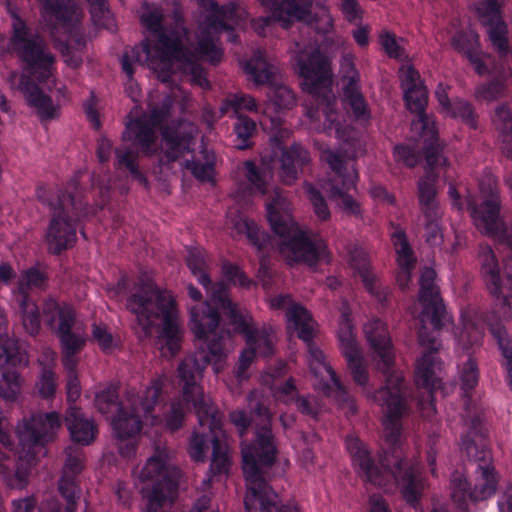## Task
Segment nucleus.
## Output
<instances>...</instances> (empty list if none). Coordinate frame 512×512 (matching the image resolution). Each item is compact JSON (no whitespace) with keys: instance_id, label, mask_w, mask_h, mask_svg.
<instances>
[{"instance_id":"nucleus-6","label":"nucleus","mask_w":512,"mask_h":512,"mask_svg":"<svg viewBox=\"0 0 512 512\" xmlns=\"http://www.w3.org/2000/svg\"><path fill=\"white\" fill-rule=\"evenodd\" d=\"M164 374L154 376L145 388L138 391L127 387L119 401L113 387H108L95 396V407L102 414L114 413L111 425L115 436L120 439H130L137 435L143 425L157 426L162 418L154 413L159 403L162 390L168 383Z\"/></svg>"},{"instance_id":"nucleus-44","label":"nucleus","mask_w":512,"mask_h":512,"mask_svg":"<svg viewBox=\"0 0 512 512\" xmlns=\"http://www.w3.org/2000/svg\"><path fill=\"white\" fill-rule=\"evenodd\" d=\"M20 390L18 374L15 371L4 370L0 379V398L6 403L16 402Z\"/></svg>"},{"instance_id":"nucleus-8","label":"nucleus","mask_w":512,"mask_h":512,"mask_svg":"<svg viewBox=\"0 0 512 512\" xmlns=\"http://www.w3.org/2000/svg\"><path fill=\"white\" fill-rule=\"evenodd\" d=\"M267 219L278 236V249L289 263L314 266L327 257V246L321 238H311L299 229L292 217L291 203L278 188L269 193L266 201Z\"/></svg>"},{"instance_id":"nucleus-42","label":"nucleus","mask_w":512,"mask_h":512,"mask_svg":"<svg viewBox=\"0 0 512 512\" xmlns=\"http://www.w3.org/2000/svg\"><path fill=\"white\" fill-rule=\"evenodd\" d=\"M232 225L238 234L245 235L248 241L258 250H262L265 247L266 236L260 233L254 221L239 216L233 220Z\"/></svg>"},{"instance_id":"nucleus-26","label":"nucleus","mask_w":512,"mask_h":512,"mask_svg":"<svg viewBox=\"0 0 512 512\" xmlns=\"http://www.w3.org/2000/svg\"><path fill=\"white\" fill-rule=\"evenodd\" d=\"M208 426L213 446V453L210 464V472L214 475L226 473L230 466L228 444L226 434L222 429V420L219 412L213 413V419L204 423L199 421V426Z\"/></svg>"},{"instance_id":"nucleus-3","label":"nucleus","mask_w":512,"mask_h":512,"mask_svg":"<svg viewBox=\"0 0 512 512\" xmlns=\"http://www.w3.org/2000/svg\"><path fill=\"white\" fill-rule=\"evenodd\" d=\"M219 323L218 310L207 302L190 309L191 330L195 337L204 343L194 355L184 358L178 367V376L183 382V398L192 404L201 423L211 420L213 413L218 412L210 397L197 384L196 378L208 364H212L216 374L223 368V359L226 356L223 339L224 335L229 333L218 332Z\"/></svg>"},{"instance_id":"nucleus-2","label":"nucleus","mask_w":512,"mask_h":512,"mask_svg":"<svg viewBox=\"0 0 512 512\" xmlns=\"http://www.w3.org/2000/svg\"><path fill=\"white\" fill-rule=\"evenodd\" d=\"M363 333L373 352L376 368L386 378L385 386L372 395V398L381 405L384 414L385 448L380 455L383 470L372 461L366 446L358 437H347V449L358 474L364 481L375 486L387 487L393 480L401 487L405 500L414 504L418 501L424 484L417 465L405 458L401 450L400 419L407 411L403 377L400 372L393 370L394 352L386 324L379 319L368 320L363 325Z\"/></svg>"},{"instance_id":"nucleus-57","label":"nucleus","mask_w":512,"mask_h":512,"mask_svg":"<svg viewBox=\"0 0 512 512\" xmlns=\"http://www.w3.org/2000/svg\"><path fill=\"white\" fill-rule=\"evenodd\" d=\"M66 460L62 476L76 477L83 468V455L80 450L69 447L65 451Z\"/></svg>"},{"instance_id":"nucleus-50","label":"nucleus","mask_w":512,"mask_h":512,"mask_svg":"<svg viewBox=\"0 0 512 512\" xmlns=\"http://www.w3.org/2000/svg\"><path fill=\"white\" fill-rule=\"evenodd\" d=\"M6 456L0 451V476H3L7 485L14 489H23L28 481L27 469L18 468L13 475L8 473L9 465Z\"/></svg>"},{"instance_id":"nucleus-39","label":"nucleus","mask_w":512,"mask_h":512,"mask_svg":"<svg viewBox=\"0 0 512 512\" xmlns=\"http://www.w3.org/2000/svg\"><path fill=\"white\" fill-rule=\"evenodd\" d=\"M349 317L350 314L348 308H344L342 311L340 327L338 330V339L344 357L355 355L356 353L361 352L359 345L356 342L353 326Z\"/></svg>"},{"instance_id":"nucleus-25","label":"nucleus","mask_w":512,"mask_h":512,"mask_svg":"<svg viewBox=\"0 0 512 512\" xmlns=\"http://www.w3.org/2000/svg\"><path fill=\"white\" fill-rule=\"evenodd\" d=\"M472 218L477 229L485 235L501 239L505 228L499 216V199L492 193L479 207H472Z\"/></svg>"},{"instance_id":"nucleus-53","label":"nucleus","mask_w":512,"mask_h":512,"mask_svg":"<svg viewBox=\"0 0 512 512\" xmlns=\"http://www.w3.org/2000/svg\"><path fill=\"white\" fill-rule=\"evenodd\" d=\"M452 46L466 55L477 52L479 46L478 34L471 30L458 33L452 39Z\"/></svg>"},{"instance_id":"nucleus-55","label":"nucleus","mask_w":512,"mask_h":512,"mask_svg":"<svg viewBox=\"0 0 512 512\" xmlns=\"http://www.w3.org/2000/svg\"><path fill=\"white\" fill-rule=\"evenodd\" d=\"M441 211L435 212L434 216L422 215L424 219L426 242L436 246L442 243L443 234L439 225Z\"/></svg>"},{"instance_id":"nucleus-45","label":"nucleus","mask_w":512,"mask_h":512,"mask_svg":"<svg viewBox=\"0 0 512 512\" xmlns=\"http://www.w3.org/2000/svg\"><path fill=\"white\" fill-rule=\"evenodd\" d=\"M87 2L90 4V14L94 24L114 31L116 25L107 8L106 0H87Z\"/></svg>"},{"instance_id":"nucleus-17","label":"nucleus","mask_w":512,"mask_h":512,"mask_svg":"<svg viewBox=\"0 0 512 512\" xmlns=\"http://www.w3.org/2000/svg\"><path fill=\"white\" fill-rule=\"evenodd\" d=\"M243 69L255 84H268V105L275 111L288 110L296 105L292 89L277 78V69L269 64L262 51H257L252 59L243 63Z\"/></svg>"},{"instance_id":"nucleus-52","label":"nucleus","mask_w":512,"mask_h":512,"mask_svg":"<svg viewBox=\"0 0 512 512\" xmlns=\"http://www.w3.org/2000/svg\"><path fill=\"white\" fill-rule=\"evenodd\" d=\"M493 124L503 138L509 141L512 131V114L508 105H500L495 110Z\"/></svg>"},{"instance_id":"nucleus-28","label":"nucleus","mask_w":512,"mask_h":512,"mask_svg":"<svg viewBox=\"0 0 512 512\" xmlns=\"http://www.w3.org/2000/svg\"><path fill=\"white\" fill-rule=\"evenodd\" d=\"M280 161L279 177L283 184L290 186L297 181L300 170L310 162V154L301 145L294 144L283 150Z\"/></svg>"},{"instance_id":"nucleus-34","label":"nucleus","mask_w":512,"mask_h":512,"mask_svg":"<svg viewBox=\"0 0 512 512\" xmlns=\"http://www.w3.org/2000/svg\"><path fill=\"white\" fill-rule=\"evenodd\" d=\"M80 351L63 352L62 365L66 372V394L67 400L70 403H75L81 395V385L78 378L77 367L78 357Z\"/></svg>"},{"instance_id":"nucleus-30","label":"nucleus","mask_w":512,"mask_h":512,"mask_svg":"<svg viewBox=\"0 0 512 512\" xmlns=\"http://www.w3.org/2000/svg\"><path fill=\"white\" fill-rule=\"evenodd\" d=\"M392 240L397 253V262L399 271L397 274V283L402 290H406L411 281V268L414 265L415 258L407 243L405 233L397 230L392 234Z\"/></svg>"},{"instance_id":"nucleus-46","label":"nucleus","mask_w":512,"mask_h":512,"mask_svg":"<svg viewBox=\"0 0 512 512\" xmlns=\"http://www.w3.org/2000/svg\"><path fill=\"white\" fill-rule=\"evenodd\" d=\"M491 333L497 341L500 351L505 359V367L509 377V383L512 384V350L508 331L500 324L491 326Z\"/></svg>"},{"instance_id":"nucleus-62","label":"nucleus","mask_w":512,"mask_h":512,"mask_svg":"<svg viewBox=\"0 0 512 512\" xmlns=\"http://www.w3.org/2000/svg\"><path fill=\"white\" fill-rule=\"evenodd\" d=\"M92 338L106 353L112 352L116 346L112 334L105 326L94 324L92 328Z\"/></svg>"},{"instance_id":"nucleus-56","label":"nucleus","mask_w":512,"mask_h":512,"mask_svg":"<svg viewBox=\"0 0 512 512\" xmlns=\"http://www.w3.org/2000/svg\"><path fill=\"white\" fill-rule=\"evenodd\" d=\"M303 188L312 203L315 215L322 221L328 220L330 218V211L320 192L310 183H304Z\"/></svg>"},{"instance_id":"nucleus-61","label":"nucleus","mask_w":512,"mask_h":512,"mask_svg":"<svg viewBox=\"0 0 512 512\" xmlns=\"http://www.w3.org/2000/svg\"><path fill=\"white\" fill-rule=\"evenodd\" d=\"M222 275L226 280L234 285H238L243 288H248L251 285V281L240 270V268L230 262H224L222 264Z\"/></svg>"},{"instance_id":"nucleus-40","label":"nucleus","mask_w":512,"mask_h":512,"mask_svg":"<svg viewBox=\"0 0 512 512\" xmlns=\"http://www.w3.org/2000/svg\"><path fill=\"white\" fill-rule=\"evenodd\" d=\"M201 157L204 159V162H202L200 158L191 161L186 160L184 167L189 169L198 180L210 182L212 181L214 173V155L203 149L201 151Z\"/></svg>"},{"instance_id":"nucleus-59","label":"nucleus","mask_w":512,"mask_h":512,"mask_svg":"<svg viewBox=\"0 0 512 512\" xmlns=\"http://www.w3.org/2000/svg\"><path fill=\"white\" fill-rule=\"evenodd\" d=\"M399 78L403 92L424 86L419 72L411 65H403L400 68Z\"/></svg>"},{"instance_id":"nucleus-15","label":"nucleus","mask_w":512,"mask_h":512,"mask_svg":"<svg viewBox=\"0 0 512 512\" xmlns=\"http://www.w3.org/2000/svg\"><path fill=\"white\" fill-rule=\"evenodd\" d=\"M12 17V47L17 55L28 65L29 72L44 83L52 76L54 58L48 52L43 40L27 31L24 22L14 13Z\"/></svg>"},{"instance_id":"nucleus-9","label":"nucleus","mask_w":512,"mask_h":512,"mask_svg":"<svg viewBox=\"0 0 512 512\" xmlns=\"http://www.w3.org/2000/svg\"><path fill=\"white\" fill-rule=\"evenodd\" d=\"M296 48L293 55L296 71L303 79V89L317 105L315 110H307V115L316 121L323 119L324 129L329 132L335 130L336 136L341 137L329 59L317 47H302L296 43Z\"/></svg>"},{"instance_id":"nucleus-60","label":"nucleus","mask_w":512,"mask_h":512,"mask_svg":"<svg viewBox=\"0 0 512 512\" xmlns=\"http://www.w3.org/2000/svg\"><path fill=\"white\" fill-rule=\"evenodd\" d=\"M380 42L382 48L385 50L389 57L399 59L402 56H404V49L401 45L403 39L397 40L396 36L393 33H381Z\"/></svg>"},{"instance_id":"nucleus-4","label":"nucleus","mask_w":512,"mask_h":512,"mask_svg":"<svg viewBox=\"0 0 512 512\" xmlns=\"http://www.w3.org/2000/svg\"><path fill=\"white\" fill-rule=\"evenodd\" d=\"M248 406L251 416L258 417L261 423L256 425L254 442L242 443L243 472L247 487L244 498L246 512L257 509L259 512H300L296 506L280 505L277 493L263 478V468L273 465L277 455L271 429L272 413L257 391L249 394Z\"/></svg>"},{"instance_id":"nucleus-41","label":"nucleus","mask_w":512,"mask_h":512,"mask_svg":"<svg viewBox=\"0 0 512 512\" xmlns=\"http://www.w3.org/2000/svg\"><path fill=\"white\" fill-rule=\"evenodd\" d=\"M242 110L257 112L258 105L255 98L243 93L230 94L220 107L222 114L232 111L236 117L241 115Z\"/></svg>"},{"instance_id":"nucleus-18","label":"nucleus","mask_w":512,"mask_h":512,"mask_svg":"<svg viewBox=\"0 0 512 512\" xmlns=\"http://www.w3.org/2000/svg\"><path fill=\"white\" fill-rule=\"evenodd\" d=\"M76 209L71 196L63 195L59 204L54 208L53 216L45 234V241L48 250L53 254H60L76 242Z\"/></svg>"},{"instance_id":"nucleus-64","label":"nucleus","mask_w":512,"mask_h":512,"mask_svg":"<svg viewBox=\"0 0 512 512\" xmlns=\"http://www.w3.org/2000/svg\"><path fill=\"white\" fill-rule=\"evenodd\" d=\"M448 113H450L453 117L460 118L471 128H476L474 111L469 103L462 100L456 101L453 105H451L450 111Z\"/></svg>"},{"instance_id":"nucleus-49","label":"nucleus","mask_w":512,"mask_h":512,"mask_svg":"<svg viewBox=\"0 0 512 512\" xmlns=\"http://www.w3.org/2000/svg\"><path fill=\"white\" fill-rule=\"evenodd\" d=\"M311 4H313V1ZM316 5L319 8L318 15L314 19H311L310 10H308L306 20L303 21L312 25L319 33L328 34L333 29V19L324 1L318 0ZM311 7L312 5H310L309 9H311Z\"/></svg>"},{"instance_id":"nucleus-13","label":"nucleus","mask_w":512,"mask_h":512,"mask_svg":"<svg viewBox=\"0 0 512 512\" xmlns=\"http://www.w3.org/2000/svg\"><path fill=\"white\" fill-rule=\"evenodd\" d=\"M463 446L467 455L472 457L476 464L474 486L471 488L465 475L457 471L452 475L450 482L451 496L457 502L463 501L466 497L474 502L486 500L495 493L497 485L496 474L491 465V454L488 450H479L474 441L464 439Z\"/></svg>"},{"instance_id":"nucleus-24","label":"nucleus","mask_w":512,"mask_h":512,"mask_svg":"<svg viewBox=\"0 0 512 512\" xmlns=\"http://www.w3.org/2000/svg\"><path fill=\"white\" fill-rule=\"evenodd\" d=\"M502 0H485L477 6L481 23L489 28L493 46L499 53L506 55L509 49L508 29L500 16Z\"/></svg>"},{"instance_id":"nucleus-11","label":"nucleus","mask_w":512,"mask_h":512,"mask_svg":"<svg viewBox=\"0 0 512 512\" xmlns=\"http://www.w3.org/2000/svg\"><path fill=\"white\" fill-rule=\"evenodd\" d=\"M213 295L221 302V308L227 311L235 330L245 338L247 348L242 351L239 357L236 372L239 380H245L248 378L246 371L256 356L268 357L274 353L275 331L272 327L266 325L261 328L256 327L250 313L238 309L237 304L226 297L222 284L219 285L218 290L213 292Z\"/></svg>"},{"instance_id":"nucleus-27","label":"nucleus","mask_w":512,"mask_h":512,"mask_svg":"<svg viewBox=\"0 0 512 512\" xmlns=\"http://www.w3.org/2000/svg\"><path fill=\"white\" fill-rule=\"evenodd\" d=\"M403 93L407 109L418 115L417 120L412 122V129L421 136L434 140L437 133L434 120L424 113L428 98L426 87L421 86Z\"/></svg>"},{"instance_id":"nucleus-1","label":"nucleus","mask_w":512,"mask_h":512,"mask_svg":"<svg viewBox=\"0 0 512 512\" xmlns=\"http://www.w3.org/2000/svg\"><path fill=\"white\" fill-rule=\"evenodd\" d=\"M197 1L210 14L197 35L196 52L184 50L187 33L179 6H175L171 17L165 18L159 6L143 3L140 21L155 37V42L152 47L144 42L125 52L121 63L129 79L133 77L135 64H146L150 69L160 72L159 78L162 81H167L166 72L178 69L190 76L191 81L201 88H209V81L198 64V59L205 58L213 64L221 60L223 52L217 36L222 30H226L229 32V41L236 42V36L230 30L240 24L245 11L238 10L232 3L219 7L213 0Z\"/></svg>"},{"instance_id":"nucleus-21","label":"nucleus","mask_w":512,"mask_h":512,"mask_svg":"<svg viewBox=\"0 0 512 512\" xmlns=\"http://www.w3.org/2000/svg\"><path fill=\"white\" fill-rule=\"evenodd\" d=\"M9 83L12 89H17L22 93L27 105L34 110L41 121L52 120L59 116V105L54 104L51 97L26 74L18 75L16 72H12Z\"/></svg>"},{"instance_id":"nucleus-63","label":"nucleus","mask_w":512,"mask_h":512,"mask_svg":"<svg viewBox=\"0 0 512 512\" xmlns=\"http://www.w3.org/2000/svg\"><path fill=\"white\" fill-rule=\"evenodd\" d=\"M57 387L56 375L51 369H42L37 388L43 398H49L54 395Z\"/></svg>"},{"instance_id":"nucleus-47","label":"nucleus","mask_w":512,"mask_h":512,"mask_svg":"<svg viewBox=\"0 0 512 512\" xmlns=\"http://www.w3.org/2000/svg\"><path fill=\"white\" fill-rule=\"evenodd\" d=\"M22 361L20 347L17 341L7 337L0 339V369L6 366H16Z\"/></svg>"},{"instance_id":"nucleus-20","label":"nucleus","mask_w":512,"mask_h":512,"mask_svg":"<svg viewBox=\"0 0 512 512\" xmlns=\"http://www.w3.org/2000/svg\"><path fill=\"white\" fill-rule=\"evenodd\" d=\"M262 6L272 12V16L261 17L252 21L254 31L265 35V29L274 21L288 28L294 21L306 20L312 0H258Z\"/></svg>"},{"instance_id":"nucleus-10","label":"nucleus","mask_w":512,"mask_h":512,"mask_svg":"<svg viewBox=\"0 0 512 512\" xmlns=\"http://www.w3.org/2000/svg\"><path fill=\"white\" fill-rule=\"evenodd\" d=\"M435 277L436 273L431 268H425L420 277L419 301L423 310L419 315L421 327L418 338L424 352L416 363V382L424 387L435 385L434 353L440 348L437 338L427 331L426 324L428 322L433 330H439L445 317V309L434 283Z\"/></svg>"},{"instance_id":"nucleus-7","label":"nucleus","mask_w":512,"mask_h":512,"mask_svg":"<svg viewBox=\"0 0 512 512\" xmlns=\"http://www.w3.org/2000/svg\"><path fill=\"white\" fill-rule=\"evenodd\" d=\"M126 307L135 315L145 337L152 335L160 321L159 339L163 342V354L169 353L173 357L178 353L183 332L178 322L175 298L170 291L161 290L150 283L143 284L129 296Z\"/></svg>"},{"instance_id":"nucleus-36","label":"nucleus","mask_w":512,"mask_h":512,"mask_svg":"<svg viewBox=\"0 0 512 512\" xmlns=\"http://www.w3.org/2000/svg\"><path fill=\"white\" fill-rule=\"evenodd\" d=\"M46 283L47 275L44 271L36 267L28 268L21 272L17 280V288L14 291V297H30V293L44 289L46 287Z\"/></svg>"},{"instance_id":"nucleus-33","label":"nucleus","mask_w":512,"mask_h":512,"mask_svg":"<svg viewBox=\"0 0 512 512\" xmlns=\"http://www.w3.org/2000/svg\"><path fill=\"white\" fill-rule=\"evenodd\" d=\"M43 4V13L51 14L64 24H76L82 17L83 13L73 0H68L64 4V0H40Z\"/></svg>"},{"instance_id":"nucleus-29","label":"nucleus","mask_w":512,"mask_h":512,"mask_svg":"<svg viewBox=\"0 0 512 512\" xmlns=\"http://www.w3.org/2000/svg\"><path fill=\"white\" fill-rule=\"evenodd\" d=\"M65 423L74 442L88 445L94 441L97 433L94 421L87 418L76 406H70L67 410Z\"/></svg>"},{"instance_id":"nucleus-51","label":"nucleus","mask_w":512,"mask_h":512,"mask_svg":"<svg viewBox=\"0 0 512 512\" xmlns=\"http://www.w3.org/2000/svg\"><path fill=\"white\" fill-rule=\"evenodd\" d=\"M348 368L355 383L366 389L369 382V375L362 353H356L345 357Z\"/></svg>"},{"instance_id":"nucleus-16","label":"nucleus","mask_w":512,"mask_h":512,"mask_svg":"<svg viewBox=\"0 0 512 512\" xmlns=\"http://www.w3.org/2000/svg\"><path fill=\"white\" fill-rule=\"evenodd\" d=\"M44 323L60 342L61 353L81 351L87 335L76 327V311L72 305L47 297L42 302Z\"/></svg>"},{"instance_id":"nucleus-5","label":"nucleus","mask_w":512,"mask_h":512,"mask_svg":"<svg viewBox=\"0 0 512 512\" xmlns=\"http://www.w3.org/2000/svg\"><path fill=\"white\" fill-rule=\"evenodd\" d=\"M173 100L166 95L160 104L150 106L149 117L131 121L122 134L123 141L133 140L140 152L146 156L158 155L160 167L170 165L192 150L197 127L188 121H179L165 126L161 130L162 140L159 144L155 126L163 123L169 116Z\"/></svg>"},{"instance_id":"nucleus-31","label":"nucleus","mask_w":512,"mask_h":512,"mask_svg":"<svg viewBox=\"0 0 512 512\" xmlns=\"http://www.w3.org/2000/svg\"><path fill=\"white\" fill-rule=\"evenodd\" d=\"M187 265L192 274L198 279L199 283L211 295L212 301L221 307V302L219 301V299H216L214 297L213 292L215 290H218L219 285L222 284L225 289V295L226 297H228L227 286L222 281L212 285L211 279L206 273L207 265L204 259L203 252L198 249H191L187 257Z\"/></svg>"},{"instance_id":"nucleus-37","label":"nucleus","mask_w":512,"mask_h":512,"mask_svg":"<svg viewBox=\"0 0 512 512\" xmlns=\"http://www.w3.org/2000/svg\"><path fill=\"white\" fill-rule=\"evenodd\" d=\"M15 301L26 332L30 335L38 334L41 327V321L40 312L35 301L26 296H23L22 298H15Z\"/></svg>"},{"instance_id":"nucleus-14","label":"nucleus","mask_w":512,"mask_h":512,"mask_svg":"<svg viewBox=\"0 0 512 512\" xmlns=\"http://www.w3.org/2000/svg\"><path fill=\"white\" fill-rule=\"evenodd\" d=\"M320 159L327 163L335 172V177L327 183V186H324L329 193L330 199L335 202L336 206L343 213L358 215L360 213V206L349 195V191L355 188L358 179L354 161L329 148L321 150Z\"/></svg>"},{"instance_id":"nucleus-35","label":"nucleus","mask_w":512,"mask_h":512,"mask_svg":"<svg viewBox=\"0 0 512 512\" xmlns=\"http://www.w3.org/2000/svg\"><path fill=\"white\" fill-rule=\"evenodd\" d=\"M245 177L251 185V189L265 195L268 193L267 185L272 178V165L270 161L262 159L260 167H257L254 162H244Z\"/></svg>"},{"instance_id":"nucleus-38","label":"nucleus","mask_w":512,"mask_h":512,"mask_svg":"<svg viewBox=\"0 0 512 512\" xmlns=\"http://www.w3.org/2000/svg\"><path fill=\"white\" fill-rule=\"evenodd\" d=\"M350 264L359 273L366 289L374 294L377 292V279L369 270V261L365 251L355 248L350 252Z\"/></svg>"},{"instance_id":"nucleus-43","label":"nucleus","mask_w":512,"mask_h":512,"mask_svg":"<svg viewBox=\"0 0 512 512\" xmlns=\"http://www.w3.org/2000/svg\"><path fill=\"white\" fill-rule=\"evenodd\" d=\"M115 155L116 165L119 168L125 167L134 178L147 185V179L138 167V152L131 150L129 147H119L115 150Z\"/></svg>"},{"instance_id":"nucleus-54","label":"nucleus","mask_w":512,"mask_h":512,"mask_svg":"<svg viewBox=\"0 0 512 512\" xmlns=\"http://www.w3.org/2000/svg\"><path fill=\"white\" fill-rule=\"evenodd\" d=\"M59 491L67 501L66 512H74L76 501L79 499L80 490L75 483L74 477L62 476L59 480Z\"/></svg>"},{"instance_id":"nucleus-23","label":"nucleus","mask_w":512,"mask_h":512,"mask_svg":"<svg viewBox=\"0 0 512 512\" xmlns=\"http://www.w3.org/2000/svg\"><path fill=\"white\" fill-rule=\"evenodd\" d=\"M340 73L344 102L351 107L356 118L367 120L369 118V111L360 91V76L355 68L354 56L352 54H344L342 56Z\"/></svg>"},{"instance_id":"nucleus-19","label":"nucleus","mask_w":512,"mask_h":512,"mask_svg":"<svg viewBox=\"0 0 512 512\" xmlns=\"http://www.w3.org/2000/svg\"><path fill=\"white\" fill-rule=\"evenodd\" d=\"M61 422L56 412L33 413L24 416L16 426V434L25 455L27 462L33 458L31 450L53 438L55 431L60 427Z\"/></svg>"},{"instance_id":"nucleus-58","label":"nucleus","mask_w":512,"mask_h":512,"mask_svg":"<svg viewBox=\"0 0 512 512\" xmlns=\"http://www.w3.org/2000/svg\"><path fill=\"white\" fill-rule=\"evenodd\" d=\"M461 376V387L468 393V391L472 390L476 387L479 378V372L477 364L474 360L468 359L462 366L460 370Z\"/></svg>"},{"instance_id":"nucleus-48","label":"nucleus","mask_w":512,"mask_h":512,"mask_svg":"<svg viewBox=\"0 0 512 512\" xmlns=\"http://www.w3.org/2000/svg\"><path fill=\"white\" fill-rule=\"evenodd\" d=\"M256 130L255 122L247 116L238 115L237 122L234 126L236 134V147L240 150L250 146V138Z\"/></svg>"},{"instance_id":"nucleus-32","label":"nucleus","mask_w":512,"mask_h":512,"mask_svg":"<svg viewBox=\"0 0 512 512\" xmlns=\"http://www.w3.org/2000/svg\"><path fill=\"white\" fill-rule=\"evenodd\" d=\"M437 175L427 171L426 175L418 181V199L422 215L434 216L440 211L436 199Z\"/></svg>"},{"instance_id":"nucleus-12","label":"nucleus","mask_w":512,"mask_h":512,"mask_svg":"<svg viewBox=\"0 0 512 512\" xmlns=\"http://www.w3.org/2000/svg\"><path fill=\"white\" fill-rule=\"evenodd\" d=\"M288 328L296 332L297 336L307 344L309 354L308 361L311 371L316 376H321L323 372H326L332 382V387H329L330 392L333 393L338 404L341 407L346 406L349 412L354 413L356 406L353 399L349 397L337 378L336 373L326 362L323 352L312 343L316 323L310 313L304 307L292 308L288 314Z\"/></svg>"},{"instance_id":"nucleus-22","label":"nucleus","mask_w":512,"mask_h":512,"mask_svg":"<svg viewBox=\"0 0 512 512\" xmlns=\"http://www.w3.org/2000/svg\"><path fill=\"white\" fill-rule=\"evenodd\" d=\"M482 270L485 275L487 289L496 305L505 311L510 310L512 296V278L507 267L501 270L495 255L487 250L482 255Z\"/></svg>"}]
</instances>
